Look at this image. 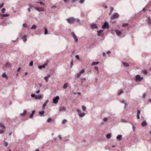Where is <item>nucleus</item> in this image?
I'll return each mask as SVG.
<instances>
[{
	"mask_svg": "<svg viewBox=\"0 0 151 151\" xmlns=\"http://www.w3.org/2000/svg\"><path fill=\"white\" fill-rule=\"evenodd\" d=\"M31 96L32 98H34L35 99H39L43 97V96L42 95H35L34 94H31Z\"/></svg>",
	"mask_w": 151,
	"mask_h": 151,
	"instance_id": "obj_1",
	"label": "nucleus"
},
{
	"mask_svg": "<svg viewBox=\"0 0 151 151\" xmlns=\"http://www.w3.org/2000/svg\"><path fill=\"white\" fill-rule=\"evenodd\" d=\"M143 79V77H141L139 75H137L136 76L134 80L136 81H140L142 80Z\"/></svg>",
	"mask_w": 151,
	"mask_h": 151,
	"instance_id": "obj_2",
	"label": "nucleus"
},
{
	"mask_svg": "<svg viewBox=\"0 0 151 151\" xmlns=\"http://www.w3.org/2000/svg\"><path fill=\"white\" fill-rule=\"evenodd\" d=\"M119 15L117 13H115L114 14L110 17V19L111 20H113L116 18H117L119 17Z\"/></svg>",
	"mask_w": 151,
	"mask_h": 151,
	"instance_id": "obj_3",
	"label": "nucleus"
},
{
	"mask_svg": "<svg viewBox=\"0 0 151 151\" xmlns=\"http://www.w3.org/2000/svg\"><path fill=\"white\" fill-rule=\"evenodd\" d=\"M75 18H70L67 19L68 22L70 24L73 23L75 22Z\"/></svg>",
	"mask_w": 151,
	"mask_h": 151,
	"instance_id": "obj_4",
	"label": "nucleus"
},
{
	"mask_svg": "<svg viewBox=\"0 0 151 151\" xmlns=\"http://www.w3.org/2000/svg\"><path fill=\"white\" fill-rule=\"evenodd\" d=\"M102 28L104 29H108L109 28V24L107 22H105L104 25L102 27Z\"/></svg>",
	"mask_w": 151,
	"mask_h": 151,
	"instance_id": "obj_5",
	"label": "nucleus"
},
{
	"mask_svg": "<svg viewBox=\"0 0 151 151\" xmlns=\"http://www.w3.org/2000/svg\"><path fill=\"white\" fill-rule=\"evenodd\" d=\"M77 111L78 113V115L79 117H83L85 116V114L84 113H82L80 110L78 109L77 110Z\"/></svg>",
	"mask_w": 151,
	"mask_h": 151,
	"instance_id": "obj_6",
	"label": "nucleus"
},
{
	"mask_svg": "<svg viewBox=\"0 0 151 151\" xmlns=\"http://www.w3.org/2000/svg\"><path fill=\"white\" fill-rule=\"evenodd\" d=\"M90 27L92 29H98V27L97 25L95 23H92L90 25Z\"/></svg>",
	"mask_w": 151,
	"mask_h": 151,
	"instance_id": "obj_7",
	"label": "nucleus"
},
{
	"mask_svg": "<svg viewBox=\"0 0 151 151\" xmlns=\"http://www.w3.org/2000/svg\"><path fill=\"white\" fill-rule=\"evenodd\" d=\"M35 8L37 11L39 12H44V8L39 7H35Z\"/></svg>",
	"mask_w": 151,
	"mask_h": 151,
	"instance_id": "obj_8",
	"label": "nucleus"
},
{
	"mask_svg": "<svg viewBox=\"0 0 151 151\" xmlns=\"http://www.w3.org/2000/svg\"><path fill=\"white\" fill-rule=\"evenodd\" d=\"M85 72L84 70L82 69L77 74V77L79 78L81 75L83 73H84Z\"/></svg>",
	"mask_w": 151,
	"mask_h": 151,
	"instance_id": "obj_9",
	"label": "nucleus"
},
{
	"mask_svg": "<svg viewBox=\"0 0 151 151\" xmlns=\"http://www.w3.org/2000/svg\"><path fill=\"white\" fill-rule=\"evenodd\" d=\"M59 99V97L58 96H57L55 97L53 99V102L55 104H57Z\"/></svg>",
	"mask_w": 151,
	"mask_h": 151,
	"instance_id": "obj_10",
	"label": "nucleus"
},
{
	"mask_svg": "<svg viewBox=\"0 0 151 151\" xmlns=\"http://www.w3.org/2000/svg\"><path fill=\"white\" fill-rule=\"evenodd\" d=\"M71 35L74 38V40H75V41L76 42H77L78 41V38H77V37H76V35L73 32H72L71 33Z\"/></svg>",
	"mask_w": 151,
	"mask_h": 151,
	"instance_id": "obj_11",
	"label": "nucleus"
},
{
	"mask_svg": "<svg viewBox=\"0 0 151 151\" xmlns=\"http://www.w3.org/2000/svg\"><path fill=\"white\" fill-rule=\"evenodd\" d=\"M66 110V108L65 107L61 106L60 107L59 109V111L60 112L64 111Z\"/></svg>",
	"mask_w": 151,
	"mask_h": 151,
	"instance_id": "obj_12",
	"label": "nucleus"
},
{
	"mask_svg": "<svg viewBox=\"0 0 151 151\" xmlns=\"http://www.w3.org/2000/svg\"><path fill=\"white\" fill-rule=\"evenodd\" d=\"M47 63H46L42 65H39L38 66V68L40 69H41L42 68H44L47 65Z\"/></svg>",
	"mask_w": 151,
	"mask_h": 151,
	"instance_id": "obj_13",
	"label": "nucleus"
},
{
	"mask_svg": "<svg viewBox=\"0 0 151 151\" xmlns=\"http://www.w3.org/2000/svg\"><path fill=\"white\" fill-rule=\"evenodd\" d=\"M103 30H100L97 31V32L98 33L97 35L99 36H100L101 35V33L103 32Z\"/></svg>",
	"mask_w": 151,
	"mask_h": 151,
	"instance_id": "obj_14",
	"label": "nucleus"
},
{
	"mask_svg": "<svg viewBox=\"0 0 151 151\" xmlns=\"http://www.w3.org/2000/svg\"><path fill=\"white\" fill-rule=\"evenodd\" d=\"M11 64L8 62H6L5 65V66L7 68H9L11 67Z\"/></svg>",
	"mask_w": 151,
	"mask_h": 151,
	"instance_id": "obj_15",
	"label": "nucleus"
},
{
	"mask_svg": "<svg viewBox=\"0 0 151 151\" xmlns=\"http://www.w3.org/2000/svg\"><path fill=\"white\" fill-rule=\"evenodd\" d=\"M12 22H6V21H4L3 23V25L4 26H6L7 24H11Z\"/></svg>",
	"mask_w": 151,
	"mask_h": 151,
	"instance_id": "obj_16",
	"label": "nucleus"
},
{
	"mask_svg": "<svg viewBox=\"0 0 151 151\" xmlns=\"http://www.w3.org/2000/svg\"><path fill=\"white\" fill-rule=\"evenodd\" d=\"M115 31L118 36H119L122 34V32L118 30H115Z\"/></svg>",
	"mask_w": 151,
	"mask_h": 151,
	"instance_id": "obj_17",
	"label": "nucleus"
},
{
	"mask_svg": "<svg viewBox=\"0 0 151 151\" xmlns=\"http://www.w3.org/2000/svg\"><path fill=\"white\" fill-rule=\"evenodd\" d=\"M140 113V111L139 110H138L137 112V119H139V114Z\"/></svg>",
	"mask_w": 151,
	"mask_h": 151,
	"instance_id": "obj_18",
	"label": "nucleus"
},
{
	"mask_svg": "<svg viewBox=\"0 0 151 151\" xmlns=\"http://www.w3.org/2000/svg\"><path fill=\"white\" fill-rule=\"evenodd\" d=\"M147 23L150 26H151V19L150 17L147 18Z\"/></svg>",
	"mask_w": 151,
	"mask_h": 151,
	"instance_id": "obj_19",
	"label": "nucleus"
},
{
	"mask_svg": "<svg viewBox=\"0 0 151 151\" xmlns=\"http://www.w3.org/2000/svg\"><path fill=\"white\" fill-rule=\"evenodd\" d=\"M121 103L124 104V109H125L127 106V104L126 101L124 100H123L121 101Z\"/></svg>",
	"mask_w": 151,
	"mask_h": 151,
	"instance_id": "obj_20",
	"label": "nucleus"
},
{
	"mask_svg": "<svg viewBox=\"0 0 151 151\" xmlns=\"http://www.w3.org/2000/svg\"><path fill=\"white\" fill-rule=\"evenodd\" d=\"M68 86V83H66L64 84L63 86V88L64 89H65L67 88Z\"/></svg>",
	"mask_w": 151,
	"mask_h": 151,
	"instance_id": "obj_21",
	"label": "nucleus"
},
{
	"mask_svg": "<svg viewBox=\"0 0 151 151\" xmlns=\"http://www.w3.org/2000/svg\"><path fill=\"white\" fill-rule=\"evenodd\" d=\"M0 127L4 129L5 128V125L1 122H0Z\"/></svg>",
	"mask_w": 151,
	"mask_h": 151,
	"instance_id": "obj_22",
	"label": "nucleus"
},
{
	"mask_svg": "<svg viewBox=\"0 0 151 151\" xmlns=\"http://www.w3.org/2000/svg\"><path fill=\"white\" fill-rule=\"evenodd\" d=\"M35 113V111L34 110V111H32V113L31 114H30V115H29V117L30 118H32L33 117V115Z\"/></svg>",
	"mask_w": 151,
	"mask_h": 151,
	"instance_id": "obj_23",
	"label": "nucleus"
},
{
	"mask_svg": "<svg viewBox=\"0 0 151 151\" xmlns=\"http://www.w3.org/2000/svg\"><path fill=\"white\" fill-rule=\"evenodd\" d=\"M141 125L142 127H145L147 125V124L145 122H143L142 123Z\"/></svg>",
	"mask_w": 151,
	"mask_h": 151,
	"instance_id": "obj_24",
	"label": "nucleus"
},
{
	"mask_svg": "<svg viewBox=\"0 0 151 151\" xmlns=\"http://www.w3.org/2000/svg\"><path fill=\"white\" fill-rule=\"evenodd\" d=\"M27 113V112L25 110L24 111L23 113L22 114H21L20 115L22 116H24L26 115Z\"/></svg>",
	"mask_w": 151,
	"mask_h": 151,
	"instance_id": "obj_25",
	"label": "nucleus"
},
{
	"mask_svg": "<svg viewBox=\"0 0 151 151\" xmlns=\"http://www.w3.org/2000/svg\"><path fill=\"white\" fill-rule=\"evenodd\" d=\"M124 66L125 67H128L129 66V65L127 63L122 62Z\"/></svg>",
	"mask_w": 151,
	"mask_h": 151,
	"instance_id": "obj_26",
	"label": "nucleus"
},
{
	"mask_svg": "<svg viewBox=\"0 0 151 151\" xmlns=\"http://www.w3.org/2000/svg\"><path fill=\"white\" fill-rule=\"evenodd\" d=\"M1 16L2 17H8L9 15L8 14H3L1 15Z\"/></svg>",
	"mask_w": 151,
	"mask_h": 151,
	"instance_id": "obj_27",
	"label": "nucleus"
},
{
	"mask_svg": "<svg viewBox=\"0 0 151 151\" xmlns=\"http://www.w3.org/2000/svg\"><path fill=\"white\" fill-rule=\"evenodd\" d=\"M27 36L26 35H24L22 38V39L24 42H25L27 40L26 38Z\"/></svg>",
	"mask_w": 151,
	"mask_h": 151,
	"instance_id": "obj_28",
	"label": "nucleus"
},
{
	"mask_svg": "<svg viewBox=\"0 0 151 151\" xmlns=\"http://www.w3.org/2000/svg\"><path fill=\"white\" fill-rule=\"evenodd\" d=\"M142 73L143 74L147 75V71L145 69L143 70Z\"/></svg>",
	"mask_w": 151,
	"mask_h": 151,
	"instance_id": "obj_29",
	"label": "nucleus"
},
{
	"mask_svg": "<svg viewBox=\"0 0 151 151\" xmlns=\"http://www.w3.org/2000/svg\"><path fill=\"white\" fill-rule=\"evenodd\" d=\"M99 63V62H93L91 64V65H96L97 64H98Z\"/></svg>",
	"mask_w": 151,
	"mask_h": 151,
	"instance_id": "obj_30",
	"label": "nucleus"
},
{
	"mask_svg": "<svg viewBox=\"0 0 151 151\" xmlns=\"http://www.w3.org/2000/svg\"><path fill=\"white\" fill-rule=\"evenodd\" d=\"M122 137V135H119L117 136L116 138L117 139L119 140Z\"/></svg>",
	"mask_w": 151,
	"mask_h": 151,
	"instance_id": "obj_31",
	"label": "nucleus"
},
{
	"mask_svg": "<svg viewBox=\"0 0 151 151\" xmlns=\"http://www.w3.org/2000/svg\"><path fill=\"white\" fill-rule=\"evenodd\" d=\"M111 134H108L106 135V137L107 139H109L111 137Z\"/></svg>",
	"mask_w": 151,
	"mask_h": 151,
	"instance_id": "obj_32",
	"label": "nucleus"
},
{
	"mask_svg": "<svg viewBox=\"0 0 151 151\" xmlns=\"http://www.w3.org/2000/svg\"><path fill=\"white\" fill-rule=\"evenodd\" d=\"M45 112L44 111H39V114L41 116H42V115H43Z\"/></svg>",
	"mask_w": 151,
	"mask_h": 151,
	"instance_id": "obj_33",
	"label": "nucleus"
},
{
	"mask_svg": "<svg viewBox=\"0 0 151 151\" xmlns=\"http://www.w3.org/2000/svg\"><path fill=\"white\" fill-rule=\"evenodd\" d=\"M2 77L3 78H5L6 79H7L8 78L7 77L5 73H3L2 75Z\"/></svg>",
	"mask_w": 151,
	"mask_h": 151,
	"instance_id": "obj_34",
	"label": "nucleus"
},
{
	"mask_svg": "<svg viewBox=\"0 0 151 151\" xmlns=\"http://www.w3.org/2000/svg\"><path fill=\"white\" fill-rule=\"evenodd\" d=\"M48 33V30L47 28H45V34L47 35Z\"/></svg>",
	"mask_w": 151,
	"mask_h": 151,
	"instance_id": "obj_35",
	"label": "nucleus"
},
{
	"mask_svg": "<svg viewBox=\"0 0 151 151\" xmlns=\"http://www.w3.org/2000/svg\"><path fill=\"white\" fill-rule=\"evenodd\" d=\"M36 28V26L35 25H33L31 27V29H35Z\"/></svg>",
	"mask_w": 151,
	"mask_h": 151,
	"instance_id": "obj_36",
	"label": "nucleus"
},
{
	"mask_svg": "<svg viewBox=\"0 0 151 151\" xmlns=\"http://www.w3.org/2000/svg\"><path fill=\"white\" fill-rule=\"evenodd\" d=\"M47 106V104L45 103L43 104L42 106V110H44L45 109V107Z\"/></svg>",
	"mask_w": 151,
	"mask_h": 151,
	"instance_id": "obj_37",
	"label": "nucleus"
},
{
	"mask_svg": "<svg viewBox=\"0 0 151 151\" xmlns=\"http://www.w3.org/2000/svg\"><path fill=\"white\" fill-rule=\"evenodd\" d=\"M82 110L84 111H85L86 110V107L84 105L82 106Z\"/></svg>",
	"mask_w": 151,
	"mask_h": 151,
	"instance_id": "obj_38",
	"label": "nucleus"
},
{
	"mask_svg": "<svg viewBox=\"0 0 151 151\" xmlns=\"http://www.w3.org/2000/svg\"><path fill=\"white\" fill-rule=\"evenodd\" d=\"M123 91L122 90H120L119 91V92L118 93V95H121V94H122L123 93Z\"/></svg>",
	"mask_w": 151,
	"mask_h": 151,
	"instance_id": "obj_39",
	"label": "nucleus"
},
{
	"mask_svg": "<svg viewBox=\"0 0 151 151\" xmlns=\"http://www.w3.org/2000/svg\"><path fill=\"white\" fill-rule=\"evenodd\" d=\"M51 120H52V119L50 118H49L47 119V123H49L51 122Z\"/></svg>",
	"mask_w": 151,
	"mask_h": 151,
	"instance_id": "obj_40",
	"label": "nucleus"
},
{
	"mask_svg": "<svg viewBox=\"0 0 151 151\" xmlns=\"http://www.w3.org/2000/svg\"><path fill=\"white\" fill-rule=\"evenodd\" d=\"M67 122V121L66 119H64L63 120L62 122V124H65Z\"/></svg>",
	"mask_w": 151,
	"mask_h": 151,
	"instance_id": "obj_41",
	"label": "nucleus"
},
{
	"mask_svg": "<svg viewBox=\"0 0 151 151\" xmlns=\"http://www.w3.org/2000/svg\"><path fill=\"white\" fill-rule=\"evenodd\" d=\"M114 10V8L113 7H111L110 8V12L109 14V15H110L111 12Z\"/></svg>",
	"mask_w": 151,
	"mask_h": 151,
	"instance_id": "obj_42",
	"label": "nucleus"
},
{
	"mask_svg": "<svg viewBox=\"0 0 151 151\" xmlns=\"http://www.w3.org/2000/svg\"><path fill=\"white\" fill-rule=\"evenodd\" d=\"M128 25V24L126 23L123 24L122 25V27H125L127 26Z\"/></svg>",
	"mask_w": 151,
	"mask_h": 151,
	"instance_id": "obj_43",
	"label": "nucleus"
},
{
	"mask_svg": "<svg viewBox=\"0 0 151 151\" xmlns=\"http://www.w3.org/2000/svg\"><path fill=\"white\" fill-rule=\"evenodd\" d=\"M29 7L30 8H31L32 7H33L35 8V7L36 6H35L34 5H32V4H29Z\"/></svg>",
	"mask_w": 151,
	"mask_h": 151,
	"instance_id": "obj_44",
	"label": "nucleus"
},
{
	"mask_svg": "<svg viewBox=\"0 0 151 151\" xmlns=\"http://www.w3.org/2000/svg\"><path fill=\"white\" fill-rule=\"evenodd\" d=\"M75 22H78V23L80 22V21L79 19H76V18H75Z\"/></svg>",
	"mask_w": 151,
	"mask_h": 151,
	"instance_id": "obj_45",
	"label": "nucleus"
},
{
	"mask_svg": "<svg viewBox=\"0 0 151 151\" xmlns=\"http://www.w3.org/2000/svg\"><path fill=\"white\" fill-rule=\"evenodd\" d=\"M107 120L108 118L107 117H104L103 119V120L106 122L107 121Z\"/></svg>",
	"mask_w": 151,
	"mask_h": 151,
	"instance_id": "obj_46",
	"label": "nucleus"
},
{
	"mask_svg": "<svg viewBox=\"0 0 151 151\" xmlns=\"http://www.w3.org/2000/svg\"><path fill=\"white\" fill-rule=\"evenodd\" d=\"M49 77H46L45 76L44 77V79L46 80L47 81H48V78H49Z\"/></svg>",
	"mask_w": 151,
	"mask_h": 151,
	"instance_id": "obj_47",
	"label": "nucleus"
},
{
	"mask_svg": "<svg viewBox=\"0 0 151 151\" xmlns=\"http://www.w3.org/2000/svg\"><path fill=\"white\" fill-rule=\"evenodd\" d=\"M37 3H40L41 4H43V5H45V4L42 1L37 2Z\"/></svg>",
	"mask_w": 151,
	"mask_h": 151,
	"instance_id": "obj_48",
	"label": "nucleus"
},
{
	"mask_svg": "<svg viewBox=\"0 0 151 151\" xmlns=\"http://www.w3.org/2000/svg\"><path fill=\"white\" fill-rule=\"evenodd\" d=\"M29 65L30 66H32L33 65V62L31 61L29 63Z\"/></svg>",
	"mask_w": 151,
	"mask_h": 151,
	"instance_id": "obj_49",
	"label": "nucleus"
},
{
	"mask_svg": "<svg viewBox=\"0 0 151 151\" xmlns=\"http://www.w3.org/2000/svg\"><path fill=\"white\" fill-rule=\"evenodd\" d=\"M73 60H72L70 62V67H71V68H72V67L73 65Z\"/></svg>",
	"mask_w": 151,
	"mask_h": 151,
	"instance_id": "obj_50",
	"label": "nucleus"
},
{
	"mask_svg": "<svg viewBox=\"0 0 151 151\" xmlns=\"http://www.w3.org/2000/svg\"><path fill=\"white\" fill-rule=\"evenodd\" d=\"M84 2V0H80V3L81 4H83Z\"/></svg>",
	"mask_w": 151,
	"mask_h": 151,
	"instance_id": "obj_51",
	"label": "nucleus"
},
{
	"mask_svg": "<svg viewBox=\"0 0 151 151\" xmlns=\"http://www.w3.org/2000/svg\"><path fill=\"white\" fill-rule=\"evenodd\" d=\"M22 26H23L24 27H25V28L27 27V25L26 24H25V23L23 24V25H22Z\"/></svg>",
	"mask_w": 151,
	"mask_h": 151,
	"instance_id": "obj_52",
	"label": "nucleus"
},
{
	"mask_svg": "<svg viewBox=\"0 0 151 151\" xmlns=\"http://www.w3.org/2000/svg\"><path fill=\"white\" fill-rule=\"evenodd\" d=\"M40 92V90H37L35 91V93H36L37 94H38Z\"/></svg>",
	"mask_w": 151,
	"mask_h": 151,
	"instance_id": "obj_53",
	"label": "nucleus"
},
{
	"mask_svg": "<svg viewBox=\"0 0 151 151\" xmlns=\"http://www.w3.org/2000/svg\"><path fill=\"white\" fill-rule=\"evenodd\" d=\"M121 122H127L125 120H124V119H122Z\"/></svg>",
	"mask_w": 151,
	"mask_h": 151,
	"instance_id": "obj_54",
	"label": "nucleus"
},
{
	"mask_svg": "<svg viewBox=\"0 0 151 151\" xmlns=\"http://www.w3.org/2000/svg\"><path fill=\"white\" fill-rule=\"evenodd\" d=\"M8 145V143L7 142H5L4 143V145H5V146H7V145Z\"/></svg>",
	"mask_w": 151,
	"mask_h": 151,
	"instance_id": "obj_55",
	"label": "nucleus"
},
{
	"mask_svg": "<svg viewBox=\"0 0 151 151\" xmlns=\"http://www.w3.org/2000/svg\"><path fill=\"white\" fill-rule=\"evenodd\" d=\"M6 10V9H5V8H3L2 10H1V11L2 12H3V13H4V11Z\"/></svg>",
	"mask_w": 151,
	"mask_h": 151,
	"instance_id": "obj_56",
	"label": "nucleus"
},
{
	"mask_svg": "<svg viewBox=\"0 0 151 151\" xmlns=\"http://www.w3.org/2000/svg\"><path fill=\"white\" fill-rule=\"evenodd\" d=\"M4 131L3 130L0 129V134H2L4 133Z\"/></svg>",
	"mask_w": 151,
	"mask_h": 151,
	"instance_id": "obj_57",
	"label": "nucleus"
},
{
	"mask_svg": "<svg viewBox=\"0 0 151 151\" xmlns=\"http://www.w3.org/2000/svg\"><path fill=\"white\" fill-rule=\"evenodd\" d=\"M58 137H59V138L60 139V140H61L62 139V137L61 136V135H58Z\"/></svg>",
	"mask_w": 151,
	"mask_h": 151,
	"instance_id": "obj_58",
	"label": "nucleus"
},
{
	"mask_svg": "<svg viewBox=\"0 0 151 151\" xmlns=\"http://www.w3.org/2000/svg\"><path fill=\"white\" fill-rule=\"evenodd\" d=\"M75 57L78 60H79V56L78 55H77Z\"/></svg>",
	"mask_w": 151,
	"mask_h": 151,
	"instance_id": "obj_59",
	"label": "nucleus"
},
{
	"mask_svg": "<svg viewBox=\"0 0 151 151\" xmlns=\"http://www.w3.org/2000/svg\"><path fill=\"white\" fill-rule=\"evenodd\" d=\"M94 69L97 70H98V68L97 66H95L94 67Z\"/></svg>",
	"mask_w": 151,
	"mask_h": 151,
	"instance_id": "obj_60",
	"label": "nucleus"
},
{
	"mask_svg": "<svg viewBox=\"0 0 151 151\" xmlns=\"http://www.w3.org/2000/svg\"><path fill=\"white\" fill-rule=\"evenodd\" d=\"M4 4V3H2L1 5H0V8H1L3 6Z\"/></svg>",
	"mask_w": 151,
	"mask_h": 151,
	"instance_id": "obj_61",
	"label": "nucleus"
},
{
	"mask_svg": "<svg viewBox=\"0 0 151 151\" xmlns=\"http://www.w3.org/2000/svg\"><path fill=\"white\" fill-rule=\"evenodd\" d=\"M102 53H103V56L104 57H105V55H106V53L104 52H103Z\"/></svg>",
	"mask_w": 151,
	"mask_h": 151,
	"instance_id": "obj_62",
	"label": "nucleus"
},
{
	"mask_svg": "<svg viewBox=\"0 0 151 151\" xmlns=\"http://www.w3.org/2000/svg\"><path fill=\"white\" fill-rule=\"evenodd\" d=\"M76 1V0H72L71 1V2L72 3H74Z\"/></svg>",
	"mask_w": 151,
	"mask_h": 151,
	"instance_id": "obj_63",
	"label": "nucleus"
},
{
	"mask_svg": "<svg viewBox=\"0 0 151 151\" xmlns=\"http://www.w3.org/2000/svg\"><path fill=\"white\" fill-rule=\"evenodd\" d=\"M49 101L48 100H47L45 102V103L46 104H47L48 103V102Z\"/></svg>",
	"mask_w": 151,
	"mask_h": 151,
	"instance_id": "obj_64",
	"label": "nucleus"
}]
</instances>
